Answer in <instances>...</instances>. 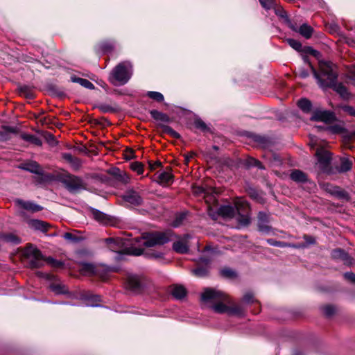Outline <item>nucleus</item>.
I'll use <instances>...</instances> for the list:
<instances>
[{
    "label": "nucleus",
    "mask_w": 355,
    "mask_h": 355,
    "mask_svg": "<svg viewBox=\"0 0 355 355\" xmlns=\"http://www.w3.org/2000/svg\"><path fill=\"white\" fill-rule=\"evenodd\" d=\"M286 42L293 49L296 50L300 53V55L304 61H308L309 57H311V47L310 46H302V44L294 40V39H286Z\"/></svg>",
    "instance_id": "9b49d317"
},
{
    "label": "nucleus",
    "mask_w": 355,
    "mask_h": 355,
    "mask_svg": "<svg viewBox=\"0 0 355 355\" xmlns=\"http://www.w3.org/2000/svg\"><path fill=\"white\" fill-rule=\"evenodd\" d=\"M4 131H0V141H4L10 139V134L15 133L16 130L15 128L4 126Z\"/></svg>",
    "instance_id": "7c9ffc66"
},
{
    "label": "nucleus",
    "mask_w": 355,
    "mask_h": 355,
    "mask_svg": "<svg viewBox=\"0 0 355 355\" xmlns=\"http://www.w3.org/2000/svg\"><path fill=\"white\" fill-rule=\"evenodd\" d=\"M272 9L275 10V14L279 17L282 18L284 20L286 24L288 26H289L288 22L292 21L289 19L286 12L283 9V8L281 7L280 6H278L277 3H276V6H275V7Z\"/></svg>",
    "instance_id": "c85d7f7f"
},
{
    "label": "nucleus",
    "mask_w": 355,
    "mask_h": 355,
    "mask_svg": "<svg viewBox=\"0 0 355 355\" xmlns=\"http://www.w3.org/2000/svg\"><path fill=\"white\" fill-rule=\"evenodd\" d=\"M71 166L73 167V169L75 170H78L80 166H81V161L78 159V158H76L75 157L73 160V162H71Z\"/></svg>",
    "instance_id": "052dcab7"
},
{
    "label": "nucleus",
    "mask_w": 355,
    "mask_h": 355,
    "mask_svg": "<svg viewBox=\"0 0 355 355\" xmlns=\"http://www.w3.org/2000/svg\"><path fill=\"white\" fill-rule=\"evenodd\" d=\"M125 287L132 292H139L141 288L140 277L136 275H129L126 278Z\"/></svg>",
    "instance_id": "ddd939ff"
},
{
    "label": "nucleus",
    "mask_w": 355,
    "mask_h": 355,
    "mask_svg": "<svg viewBox=\"0 0 355 355\" xmlns=\"http://www.w3.org/2000/svg\"><path fill=\"white\" fill-rule=\"evenodd\" d=\"M173 175L169 171H163L158 175V182L162 184H169L173 180Z\"/></svg>",
    "instance_id": "c756f323"
},
{
    "label": "nucleus",
    "mask_w": 355,
    "mask_h": 355,
    "mask_svg": "<svg viewBox=\"0 0 355 355\" xmlns=\"http://www.w3.org/2000/svg\"><path fill=\"white\" fill-rule=\"evenodd\" d=\"M324 87H331L336 91L343 98L348 99L349 98V93L347 88L341 83L336 84V81L334 82L332 85H326Z\"/></svg>",
    "instance_id": "aec40b11"
},
{
    "label": "nucleus",
    "mask_w": 355,
    "mask_h": 355,
    "mask_svg": "<svg viewBox=\"0 0 355 355\" xmlns=\"http://www.w3.org/2000/svg\"><path fill=\"white\" fill-rule=\"evenodd\" d=\"M113 49V44L109 42H102L98 45V50L107 53L110 52Z\"/></svg>",
    "instance_id": "c03bdc74"
},
{
    "label": "nucleus",
    "mask_w": 355,
    "mask_h": 355,
    "mask_svg": "<svg viewBox=\"0 0 355 355\" xmlns=\"http://www.w3.org/2000/svg\"><path fill=\"white\" fill-rule=\"evenodd\" d=\"M320 73H318L312 68V73L318 80L321 87L326 85H332L336 80V74L334 72L332 64L328 62L319 61Z\"/></svg>",
    "instance_id": "39448f33"
},
{
    "label": "nucleus",
    "mask_w": 355,
    "mask_h": 355,
    "mask_svg": "<svg viewBox=\"0 0 355 355\" xmlns=\"http://www.w3.org/2000/svg\"><path fill=\"white\" fill-rule=\"evenodd\" d=\"M143 252H144V249H142V248H132L129 249V250H128L129 254L135 255V256H139V255L142 254Z\"/></svg>",
    "instance_id": "13d9d810"
},
{
    "label": "nucleus",
    "mask_w": 355,
    "mask_h": 355,
    "mask_svg": "<svg viewBox=\"0 0 355 355\" xmlns=\"http://www.w3.org/2000/svg\"><path fill=\"white\" fill-rule=\"evenodd\" d=\"M320 186L324 191L329 193L331 196H334L335 191L338 189V187L334 186L329 183H320Z\"/></svg>",
    "instance_id": "4c0bfd02"
},
{
    "label": "nucleus",
    "mask_w": 355,
    "mask_h": 355,
    "mask_svg": "<svg viewBox=\"0 0 355 355\" xmlns=\"http://www.w3.org/2000/svg\"><path fill=\"white\" fill-rule=\"evenodd\" d=\"M46 261L51 263L54 267H61L62 266V263L60 261L55 260L52 257H48Z\"/></svg>",
    "instance_id": "bf43d9fd"
},
{
    "label": "nucleus",
    "mask_w": 355,
    "mask_h": 355,
    "mask_svg": "<svg viewBox=\"0 0 355 355\" xmlns=\"http://www.w3.org/2000/svg\"><path fill=\"white\" fill-rule=\"evenodd\" d=\"M63 157L67 161L69 162V163H71V162H73V159L75 158L74 157H73L71 154L69 153H66L63 155Z\"/></svg>",
    "instance_id": "338daca9"
},
{
    "label": "nucleus",
    "mask_w": 355,
    "mask_h": 355,
    "mask_svg": "<svg viewBox=\"0 0 355 355\" xmlns=\"http://www.w3.org/2000/svg\"><path fill=\"white\" fill-rule=\"evenodd\" d=\"M352 164L349 159L342 158L340 159V166L334 168L335 173L347 172L352 168Z\"/></svg>",
    "instance_id": "393cba45"
},
{
    "label": "nucleus",
    "mask_w": 355,
    "mask_h": 355,
    "mask_svg": "<svg viewBox=\"0 0 355 355\" xmlns=\"http://www.w3.org/2000/svg\"><path fill=\"white\" fill-rule=\"evenodd\" d=\"M107 243L111 250L114 252H120L121 249V239H113L109 238L107 240Z\"/></svg>",
    "instance_id": "a878e982"
},
{
    "label": "nucleus",
    "mask_w": 355,
    "mask_h": 355,
    "mask_svg": "<svg viewBox=\"0 0 355 355\" xmlns=\"http://www.w3.org/2000/svg\"><path fill=\"white\" fill-rule=\"evenodd\" d=\"M187 291L184 286L175 285L171 289V294L176 299H182L186 295Z\"/></svg>",
    "instance_id": "cd10ccee"
},
{
    "label": "nucleus",
    "mask_w": 355,
    "mask_h": 355,
    "mask_svg": "<svg viewBox=\"0 0 355 355\" xmlns=\"http://www.w3.org/2000/svg\"><path fill=\"white\" fill-rule=\"evenodd\" d=\"M312 120L322 121L327 125L324 130L332 133L338 134L344 131V127L341 123L332 124L337 121L336 116L333 112L315 108L312 110Z\"/></svg>",
    "instance_id": "7ed1b4c3"
},
{
    "label": "nucleus",
    "mask_w": 355,
    "mask_h": 355,
    "mask_svg": "<svg viewBox=\"0 0 355 355\" xmlns=\"http://www.w3.org/2000/svg\"><path fill=\"white\" fill-rule=\"evenodd\" d=\"M15 202L20 208L31 212H37L42 209L41 206L31 201H24L21 199H16Z\"/></svg>",
    "instance_id": "dca6fc26"
},
{
    "label": "nucleus",
    "mask_w": 355,
    "mask_h": 355,
    "mask_svg": "<svg viewBox=\"0 0 355 355\" xmlns=\"http://www.w3.org/2000/svg\"><path fill=\"white\" fill-rule=\"evenodd\" d=\"M161 127H162L164 132L171 135V137H173L174 138L180 137V135L170 126L166 125H162Z\"/></svg>",
    "instance_id": "37998d69"
},
{
    "label": "nucleus",
    "mask_w": 355,
    "mask_h": 355,
    "mask_svg": "<svg viewBox=\"0 0 355 355\" xmlns=\"http://www.w3.org/2000/svg\"><path fill=\"white\" fill-rule=\"evenodd\" d=\"M345 279L355 283V274L353 272H346L344 274Z\"/></svg>",
    "instance_id": "69168bd1"
},
{
    "label": "nucleus",
    "mask_w": 355,
    "mask_h": 355,
    "mask_svg": "<svg viewBox=\"0 0 355 355\" xmlns=\"http://www.w3.org/2000/svg\"><path fill=\"white\" fill-rule=\"evenodd\" d=\"M132 65L129 62H122L112 71L109 80L114 85L125 84L131 76Z\"/></svg>",
    "instance_id": "423d86ee"
},
{
    "label": "nucleus",
    "mask_w": 355,
    "mask_h": 355,
    "mask_svg": "<svg viewBox=\"0 0 355 355\" xmlns=\"http://www.w3.org/2000/svg\"><path fill=\"white\" fill-rule=\"evenodd\" d=\"M161 163L157 162H155L154 164H150V167L152 170L153 169H155L157 167H158L159 166H160Z\"/></svg>",
    "instance_id": "774afa93"
},
{
    "label": "nucleus",
    "mask_w": 355,
    "mask_h": 355,
    "mask_svg": "<svg viewBox=\"0 0 355 355\" xmlns=\"http://www.w3.org/2000/svg\"><path fill=\"white\" fill-rule=\"evenodd\" d=\"M172 233L167 232H155L153 233L145 234L142 237L135 238V243L138 245L146 247H154L168 243L171 240Z\"/></svg>",
    "instance_id": "20e7f679"
},
{
    "label": "nucleus",
    "mask_w": 355,
    "mask_h": 355,
    "mask_svg": "<svg viewBox=\"0 0 355 355\" xmlns=\"http://www.w3.org/2000/svg\"><path fill=\"white\" fill-rule=\"evenodd\" d=\"M147 96L157 102H162L164 101V96L158 92H148L147 93Z\"/></svg>",
    "instance_id": "49530a36"
},
{
    "label": "nucleus",
    "mask_w": 355,
    "mask_h": 355,
    "mask_svg": "<svg viewBox=\"0 0 355 355\" xmlns=\"http://www.w3.org/2000/svg\"><path fill=\"white\" fill-rule=\"evenodd\" d=\"M331 256L335 259L341 260L345 265H355V261L353 259H352L344 250L341 249L334 250L331 252Z\"/></svg>",
    "instance_id": "2eb2a0df"
},
{
    "label": "nucleus",
    "mask_w": 355,
    "mask_h": 355,
    "mask_svg": "<svg viewBox=\"0 0 355 355\" xmlns=\"http://www.w3.org/2000/svg\"><path fill=\"white\" fill-rule=\"evenodd\" d=\"M207 268H197L193 270L192 272L197 277H204L207 274Z\"/></svg>",
    "instance_id": "8fccbe9b"
},
{
    "label": "nucleus",
    "mask_w": 355,
    "mask_h": 355,
    "mask_svg": "<svg viewBox=\"0 0 355 355\" xmlns=\"http://www.w3.org/2000/svg\"><path fill=\"white\" fill-rule=\"evenodd\" d=\"M309 57L308 61H304V64L299 66L295 70L296 77L304 79L306 78L309 76V70L311 69V61Z\"/></svg>",
    "instance_id": "6ab92c4d"
},
{
    "label": "nucleus",
    "mask_w": 355,
    "mask_h": 355,
    "mask_svg": "<svg viewBox=\"0 0 355 355\" xmlns=\"http://www.w3.org/2000/svg\"><path fill=\"white\" fill-rule=\"evenodd\" d=\"M291 178L297 182H304L308 180V175L300 170H294L291 173Z\"/></svg>",
    "instance_id": "b1692460"
},
{
    "label": "nucleus",
    "mask_w": 355,
    "mask_h": 355,
    "mask_svg": "<svg viewBox=\"0 0 355 355\" xmlns=\"http://www.w3.org/2000/svg\"><path fill=\"white\" fill-rule=\"evenodd\" d=\"M208 214L211 218L216 220L218 216L225 218H232L236 217V220L241 226H247L250 223V209L248 203L242 198H237L234 200V207L230 205L220 206L207 205Z\"/></svg>",
    "instance_id": "f257e3e1"
},
{
    "label": "nucleus",
    "mask_w": 355,
    "mask_h": 355,
    "mask_svg": "<svg viewBox=\"0 0 355 355\" xmlns=\"http://www.w3.org/2000/svg\"><path fill=\"white\" fill-rule=\"evenodd\" d=\"M320 186L324 191L329 193L331 196H334L335 191L338 189V187L334 186L329 183H320Z\"/></svg>",
    "instance_id": "58836bf2"
},
{
    "label": "nucleus",
    "mask_w": 355,
    "mask_h": 355,
    "mask_svg": "<svg viewBox=\"0 0 355 355\" xmlns=\"http://www.w3.org/2000/svg\"><path fill=\"white\" fill-rule=\"evenodd\" d=\"M243 301L245 303H250L254 302V296L251 293H247L243 297Z\"/></svg>",
    "instance_id": "680f3d73"
},
{
    "label": "nucleus",
    "mask_w": 355,
    "mask_h": 355,
    "mask_svg": "<svg viewBox=\"0 0 355 355\" xmlns=\"http://www.w3.org/2000/svg\"><path fill=\"white\" fill-rule=\"evenodd\" d=\"M259 2L266 10L272 9L277 3L275 0H259Z\"/></svg>",
    "instance_id": "a18cd8bd"
},
{
    "label": "nucleus",
    "mask_w": 355,
    "mask_h": 355,
    "mask_svg": "<svg viewBox=\"0 0 355 355\" xmlns=\"http://www.w3.org/2000/svg\"><path fill=\"white\" fill-rule=\"evenodd\" d=\"M51 288L56 294L64 293L66 291L64 286H63L60 284H51Z\"/></svg>",
    "instance_id": "3c124183"
},
{
    "label": "nucleus",
    "mask_w": 355,
    "mask_h": 355,
    "mask_svg": "<svg viewBox=\"0 0 355 355\" xmlns=\"http://www.w3.org/2000/svg\"><path fill=\"white\" fill-rule=\"evenodd\" d=\"M146 255L150 258L160 259L162 257L163 254L162 252H156L147 253Z\"/></svg>",
    "instance_id": "0e129e2a"
},
{
    "label": "nucleus",
    "mask_w": 355,
    "mask_h": 355,
    "mask_svg": "<svg viewBox=\"0 0 355 355\" xmlns=\"http://www.w3.org/2000/svg\"><path fill=\"white\" fill-rule=\"evenodd\" d=\"M92 214L94 217V218L97 220L98 222L104 224V225H108L110 224V219L109 218L108 216L105 214L97 210V209H92Z\"/></svg>",
    "instance_id": "5701e85b"
},
{
    "label": "nucleus",
    "mask_w": 355,
    "mask_h": 355,
    "mask_svg": "<svg viewBox=\"0 0 355 355\" xmlns=\"http://www.w3.org/2000/svg\"><path fill=\"white\" fill-rule=\"evenodd\" d=\"M130 168L132 171L137 172L139 175H141L144 173L143 165L138 162L132 163L130 165Z\"/></svg>",
    "instance_id": "09e8293b"
},
{
    "label": "nucleus",
    "mask_w": 355,
    "mask_h": 355,
    "mask_svg": "<svg viewBox=\"0 0 355 355\" xmlns=\"http://www.w3.org/2000/svg\"><path fill=\"white\" fill-rule=\"evenodd\" d=\"M320 186L324 191L329 193L331 196H334L335 191L338 189V187L334 186L329 183H320Z\"/></svg>",
    "instance_id": "e433bc0d"
},
{
    "label": "nucleus",
    "mask_w": 355,
    "mask_h": 355,
    "mask_svg": "<svg viewBox=\"0 0 355 355\" xmlns=\"http://www.w3.org/2000/svg\"><path fill=\"white\" fill-rule=\"evenodd\" d=\"M336 312V309L331 305H327L323 307V313L327 317H331Z\"/></svg>",
    "instance_id": "de8ad7c7"
},
{
    "label": "nucleus",
    "mask_w": 355,
    "mask_h": 355,
    "mask_svg": "<svg viewBox=\"0 0 355 355\" xmlns=\"http://www.w3.org/2000/svg\"><path fill=\"white\" fill-rule=\"evenodd\" d=\"M98 107L99 110L103 113L113 111L112 107L108 105H101Z\"/></svg>",
    "instance_id": "e2e57ef3"
},
{
    "label": "nucleus",
    "mask_w": 355,
    "mask_h": 355,
    "mask_svg": "<svg viewBox=\"0 0 355 355\" xmlns=\"http://www.w3.org/2000/svg\"><path fill=\"white\" fill-rule=\"evenodd\" d=\"M202 300L212 304V309L217 313L241 315L243 309L241 305L233 304L230 297L220 291L208 288L201 295Z\"/></svg>",
    "instance_id": "f03ea898"
},
{
    "label": "nucleus",
    "mask_w": 355,
    "mask_h": 355,
    "mask_svg": "<svg viewBox=\"0 0 355 355\" xmlns=\"http://www.w3.org/2000/svg\"><path fill=\"white\" fill-rule=\"evenodd\" d=\"M112 174L116 180L124 184H128L130 181L129 175L125 171H121L119 168H114L112 171Z\"/></svg>",
    "instance_id": "4be33fe9"
},
{
    "label": "nucleus",
    "mask_w": 355,
    "mask_h": 355,
    "mask_svg": "<svg viewBox=\"0 0 355 355\" xmlns=\"http://www.w3.org/2000/svg\"><path fill=\"white\" fill-rule=\"evenodd\" d=\"M266 241L269 245H272V246H277V247H280V248H286V247L296 248V245H291L286 242L278 241L273 239H267Z\"/></svg>",
    "instance_id": "ea45409f"
},
{
    "label": "nucleus",
    "mask_w": 355,
    "mask_h": 355,
    "mask_svg": "<svg viewBox=\"0 0 355 355\" xmlns=\"http://www.w3.org/2000/svg\"><path fill=\"white\" fill-rule=\"evenodd\" d=\"M150 114L151 116L157 121H161L164 122H169L170 121V118L168 116V115L156 110H151Z\"/></svg>",
    "instance_id": "72a5a7b5"
},
{
    "label": "nucleus",
    "mask_w": 355,
    "mask_h": 355,
    "mask_svg": "<svg viewBox=\"0 0 355 355\" xmlns=\"http://www.w3.org/2000/svg\"><path fill=\"white\" fill-rule=\"evenodd\" d=\"M29 224L33 228L43 232L46 231L49 226L48 223L39 220H31Z\"/></svg>",
    "instance_id": "473e14b6"
},
{
    "label": "nucleus",
    "mask_w": 355,
    "mask_h": 355,
    "mask_svg": "<svg viewBox=\"0 0 355 355\" xmlns=\"http://www.w3.org/2000/svg\"><path fill=\"white\" fill-rule=\"evenodd\" d=\"M220 274L225 277L232 278L236 276L235 272L230 268H224L220 271Z\"/></svg>",
    "instance_id": "603ef678"
},
{
    "label": "nucleus",
    "mask_w": 355,
    "mask_h": 355,
    "mask_svg": "<svg viewBox=\"0 0 355 355\" xmlns=\"http://www.w3.org/2000/svg\"><path fill=\"white\" fill-rule=\"evenodd\" d=\"M194 125L196 128L205 130L207 129V125L205 123L200 119H196L194 121Z\"/></svg>",
    "instance_id": "6e6d98bb"
},
{
    "label": "nucleus",
    "mask_w": 355,
    "mask_h": 355,
    "mask_svg": "<svg viewBox=\"0 0 355 355\" xmlns=\"http://www.w3.org/2000/svg\"><path fill=\"white\" fill-rule=\"evenodd\" d=\"M297 106L304 113L309 114L311 112V102L307 98L300 99L297 101Z\"/></svg>",
    "instance_id": "2f4dec72"
},
{
    "label": "nucleus",
    "mask_w": 355,
    "mask_h": 355,
    "mask_svg": "<svg viewBox=\"0 0 355 355\" xmlns=\"http://www.w3.org/2000/svg\"><path fill=\"white\" fill-rule=\"evenodd\" d=\"M184 214H180L176 216L175 220L173 222V226L176 227H178L182 222V220L184 219Z\"/></svg>",
    "instance_id": "4d7b16f0"
},
{
    "label": "nucleus",
    "mask_w": 355,
    "mask_h": 355,
    "mask_svg": "<svg viewBox=\"0 0 355 355\" xmlns=\"http://www.w3.org/2000/svg\"><path fill=\"white\" fill-rule=\"evenodd\" d=\"M80 271L84 275H92L96 272V268L92 263H83L80 265Z\"/></svg>",
    "instance_id": "bb28decb"
},
{
    "label": "nucleus",
    "mask_w": 355,
    "mask_h": 355,
    "mask_svg": "<svg viewBox=\"0 0 355 355\" xmlns=\"http://www.w3.org/2000/svg\"><path fill=\"white\" fill-rule=\"evenodd\" d=\"M192 190L194 194L203 196L208 205H210L209 203L211 202H216V197L214 195L218 193V191L213 187H204L202 186L195 185L192 187Z\"/></svg>",
    "instance_id": "9d476101"
},
{
    "label": "nucleus",
    "mask_w": 355,
    "mask_h": 355,
    "mask_svg": "<svg viewBox=\"0 0 355 355\" xmlns=\"http://www.w3.org/2000/svg\"><path fill=\"white\" fill-rule=\"evenodd\" d=\"M74 81L78 83L80 85H82L83 87H84L85 88L90 89H94V85L89 80H88L87 79L78 78L75 79Z\"/></svg>",
    "instance_id": "79ce46f5"
},
{
    "label": "nucleus",
    "mask_w": 355,
    "mask_h": 355,
    "mask_svg": "<svg viewBox=\"0 0 355 355\" xmlns=\"http://www.w3.org/2000/svg\"><path fill=\"white\" fill-rule=\"evenodd\" d=\"M270 223V216L265 213L260 211L258 214V227L259 231L263 232H268L270 227L268 225Z\"/></svg>",
    "instance_id": "f3484780"
},
{
    "label": "nucleus",
    "mask_w": 355,
    "mask_h": 355,
    "mask_svg": "<svg viewBox=\"0 0 355 355\" xmlns=\"http://www.w3.org/2000/svg\"><path fill=\"white\" fill-rule=\"evenodd\" d=\"M123 199L132 205L138 206L141 205L143 200L138 192L133 189H128L123 196Z\"/></svg>",
    "instance_id": "f8f14e48"
},
{
    "label": "nucleus",
    "mask_w": 355,
    "mask_h": 355,
    "mask_svg": "<svg viewBox=\"0 0 355 355\" xmlns=\"http://www.w3.org/2000/svg\"><path fill=\"white\" fill-rule=\"evenodd\" d=\"M289 23V28L296 33H298L300 35L306 39L311 38V27L306 23L297 26L296 24L293 22Z\"/></svg>",
    "instance_id": "4468645a"
},
{
    "label": "nucleus",
    "mask_w": 355,
    "mask_h": 355,
    "mask_svg": "<svg viewBox=\"0 0 355 355\" xmlns=\"http://www.w3.org/2000/svg\"><path fill=\"white\" fill-rule=\"evenodd\" d=\"M19 168L37 175H42L43 173L42 168L35 161H29L21 164Z\"/></svg>",
    "instance_id": "a211bd4d"
},
{
    "label": "nucleus",
    "mask_w": 355,
    "mask_h": 355,
    "mask_svg": "<svg viewBox=\"0 0 355 355\" xmlns=\"http://www.w3.org/2000/svg\"><path fill=\"white\" fill-rule=\"evenodd\" d=\"M247 164L249 166H257L259 168H263L261 163L259 161L252 157L249 158L247 160Z\"/></svg>",
    "instance_id": "864d4df0"
},
{
    "label": "nucleus",
    "mask_w": 355,
    "mask_h": 355,
    "mask_svg": "<svg viewBox=\"0 0 355 355\" xmlns=\"http://www.w3.org/2000/svg\"><path fill=\"white\" fill-rule=\"evenodd\" d=\"M23 255L31 261V266L33 268L42 266V261L44 260L41 252L32 245H28L23 251Z\"/></svg>",
    "instance_id": "1a4fd4ad"
},
{
    "label": "nucleus",
    "mask_w": 355,
    "mask_h": 355,
    "mask_svg": "<svg viewBox=\"0 0 355 355\" xmlns=\"http://www.w3.org/2000/svg\"><path fill=\"white\" fill-rule=\"evenodd\" d=\"M173 250L180 254L187 253L189 250V245L186 239H180L173 243Z\"/></svg>",
    "instance_id": "412c9836"
},
{
    "label": "nucleus",
    "mask_w": 355,
    "mask_h": 355,
    "mask_svg": "<svg viewBox=\"0 0 355 355\" xmlns=\"http://www.w3.org/2000/svg\"><path fill=\"white\" fill-rule=\"evenodd\" d=\"M21 138L26 141H29L32 144H34L35 145H37V146H41L42 145V141L37 138V137H35V135H30V134H23L21 135Z\"/></svg>",
    "instance_id": "c9c22d12"
},
{
    "label": "nucleus",
    "mask_w": 355,
    "mask_h": 355,
    "mask_svg": "<svg viewBox=\"0 0 355 355\" xmlns=\"http://www.w3.org/2000/svg\"><path fill=\"white\" fill-rule=\"evenodd\" d=\"M0 241L12 243H20V239L13 234H1Z\"/></svg>",
    "instance_id": "f704fd0d"
},
{
    "label": "nucleus",
    "mask_w": 355,
    "mask_h": 355,
    "mask_svg": "<svg viewBox=\"0 0 355 355\" xmlns=\"http://www.w3.org/2000/svg\"><path fill=\"white\" fill-rule=\"evenodd\" d=\"M316 162L315 168L320 173L327 175L335 173L334 168L331 166V154L325 148H318L315 152Z\"/></svg>",
    "instance_id": "0eeeda50"
},
{
    "label": "nucleus",
    "mask_w": 355,
    "mask_h": 355,
    "mask_svg": "<svg viewBox=\"0 0 355 355\" xmlns=\"http://www.w3.org/2000/svg\"><path fill=\"white\" fill-rule=\"evenodd\" d=\"M336 198L339 200H346L348 201L349 200V196L347 192H346L345 190L340 189V187H338L336 191H335V194L334 196Z\"/></svg>",
    "instance_id": "a19ab883"
},
{
    "label": "nucleus",
    "mask_w": 355,
    "mask_h": 355,
    "mask_svg": "<svg viewBox=\"0 0 355 355\" xmlns=\"http://www.w3.org/2000/svg\"><path fill=\"white\" fill-rule=\"evenodd\" d=\"M59 181L71 193H76L80 190L86 189V185L81 178L69 173H64L59 176Z\"/></svg>",
    "instance_id": "6e6552de"
},
{
    "label": "nucleus",
    "mask_w": 355,
    "mask_h": 355,
    "mask_svg": "<svg viewBox=\"0 0 355 355\" xmlns=\"http://www.w3.org/2000/svg\"><path fill=\"white\" fill-rule=\"evenodd\" d=\"M342 110L348 113L349 115L355 116V108L352 106L343 105L340 107Z\"/></svg>",
    "instance_id": "5fc2aeb1"
}]
</instances>
